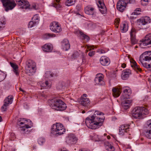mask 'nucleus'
<instances>
[{
  "label": "nucleus",
  "instance_id": "1",
  "mask_svg": "<svg viewBox=\"0 0 151 151\" xmlns=\"http://www.w3.org/2000/svg\"><path fill=\"white\" fill-rule=\"evenodd\" d=\"M104 119L103 113L96 111L92 116H89L86 119L85 123L88 128L95 129L102 125Z\"/></svg>",
  "mask_w": 151,
  "mask_h": 151
},
{
  "label": "nucleus",
  "instance_id": "2",
  "mask_svg": "<svg viewBox=\"0 0 151 151\" xmlns=\"http://www.w3.org/2000/svg\"><path fill=\"white\" fill-rule=\"evenodd\" d=\"M123 90L124 99H128L131 95L132 91L131 89L128 86L124 87L122 88L120 87L119 88L114 87L112 89V94L115 97H117L119 96L122 90Z\"/></svg>",
  "mask_w": 151,
  "mask_h": 151
},
{
  "label": "nucleus",
  "instance_id": "3",
  "mask_svg": "<svg viewBox=\"0 0 151 151\" xmlns=\"http://www.w3.org/2000/svg\"><path fill=\"white\" fill-rule=\"evenodd\" d=\"M50 105L53 109L57 111H63L67 108L66 104L61 100L54 99L50 100Z\"/></svg>",
  "mask_w": 151,
  "mask_h": 151
},
{
  "label": "nucleus",
  "instance_id": "4",
  "mask_svg": "<svg viewBox=\"0 0 151 151\" xmlns=\"http://www.w3.org/2000/svg\"><path fill=\"white\" fill-rule=\"evenodd\" d=\"M148 114V110L143 107H136L132 111V116L136 119H142L145 115Z\"/></svg>",
  "mask_w": 151,
  "mask_h": 151
},
{
  "label": "nucleus",
  "instance_id": "5",
  "mask_svg": "<svg viewBox=\"0 0 151 151\" xmlns=\"http://www.w3.org/2000/svg\"><path fill=\"white\" fill-rule=\"evenodd\" d=\"M65 129L63 127L62 124L56 123L53 124L51 127V134L55 135H60L64 133Z\"/></svg>",
  "mask_w": 151,
  "mask_h": 151
},
{
  "label": "nucleus",
  "instance_id": "6",
  "mask_svg": "<svg viewBox=\"0 0 151 151\" xmlns=\"http://www.w3.org/2000/svg\"><path fill=\"white\" fill-rule=\"evenodd\" d=\"M17 123L20 126L22 131H25L26 129L30 128L33 126L32 123L30 120H26L24 118L19 119Z\"/></svg>",
  "mask_w": 151,
  "mask_h": 151
},
{
  "label": "nucleus",
  "instance_id": "7",
  "mask_svg": "<svg viewBox=\"0 0 151 151\" xmlns=\"http://www.w3.org/2000/svg\"><path fill=\"white\" fill-rule=\"evenodd\" d=\"M36 65L35 63L32 60H28L26 63L25 70L27 73L29 75H32L35 72Z\"/></svg>",
  "mask_w": 151,
  "mask_h": 151
},
{
  "label": "nucleus",
  "instance_id": "8",
  "mask_svg": "<svg viewBox=\"0 0 151 151\" xmlns=\"http://www.w3.org/2000/svg\"><path fill=\"white\" fill-rule=\"evenodd\" d=\"M6 11L13 9L16 5L14 0H1Z\"/></svg>",
  "mask_w": 151,
  "mask_h": 151
},
{
  "label": "nucleus",
  "instance_id": "9",
  "mask_svg": "<svg viewBox=\"0 0 151 151\" xmlns=\"http://www.w3.org/2000/svg\"><path fill=\"white\" fill-rule=\"evenodd\" d=\"M140 46L143 47V46L151 45V33L146 35L145 37L139 41Z\"/></svg>",
  "mask_w": 151,
  "mask_h": 151
},
{
  "label": "nucleus",
  "instance_id": "10",
  "mask_svg": "<svg viewBox=\"0 0 151 151\" xmlns=\"http://www.w3.org/2000/svg\"><path fill=\"white\" fill-rule=\"evenodd\" d=\"M50 27V30L54 32L59 33L62 31L61 26L57 22H52L51 23Z\"/></svg>",
  "mask_w": 151,
  "mask_h": 151
},
{
  "label": "nucleus",
  "instance_id": "11",
  "mask_svg": "<svg viewBox=\"0 0 151 151\" xmlns=\"http://www.w3.org/2000/svg\"><path fill=\"white\" fill-rule=\"evenodd\" d=\"M128 3V0H120L117 4V9L121 12H123L125 9Z\"/></svg>",
  "mask_w": 151,
  "mask_h": 151
},
{
  "label": "nucleus",
  "instance_id": "12",
  "mask_svg": "<svg viewBox=\"0 0 151 151\" xmlns=\"http://www.w3.org/2000/svg\"><path fill=\"white\" fill-rule=\"evenodd\" d=\"M81 104L83 106L86 107L88 108L90 107V101L89 99L87 98V95L84 94L81 96Z\"/></svg>",
  "mask_w": 151,
  "mask_h": 151
},
{
  "label": "nucleus",
  "instance_id": "13",
  "mask_svg": "<svg viewBox=\"0 0 151 151\" xmlns=\"http://www.w3.org/2000/svg\"><path fill=\"white\" fill-rule=\"evenodd\" d=\"M96 4L98 7L100 8L99 10L102 14L106 13L107 10L103 0H96Z\"/></svg>",
  "mask_w": 151,
  "mask_h": 151
},
{
  "label": "nucleus",
  "instance_id": "14",
  "mask_svg": "<svg viewBox=\"0 0 151 151\" xmlns=\"http://www.w3.org/2000/svg\"><path fill=\"white\" fill-rule=\"evenodd\" d=\"M85 13L88 15H91L94 17L95 15L96 11L94 7L91 6H88L85 8Z\"/></svg>",
  "mask_w": 151,
  "mask_h": 151
},
{
  "label": "nucleus",
  "instance_id": "15",
  "mask_svg": "<svg viewBox=\"0 0 151 151\" xmlns=\"http://www.w3.org/2000/svg\"><path fill=\"white\" fill-rule=\"evenodd\" d=\"M129 125L128 124H123L121 125L119 128V134L123 135L125 133L127 132L129 130Z\"/></svg>",
  "mask_w": 151,
  "mask_h": 151
},
{
  "label": "nucleus",
  "instance_id": "16",
  "mask_svg": "<svg viewBox=\"0 0 151 151\" xmlns=\"http://www.w3.org/2000/svg\"><path fill=\"white\" fill-rule=\"evenodd\" d=\"M95 81L97 84L103 85L104 84V76L102 74H97L95 79Z\"/></svg>",
  "mask_w": 151,
  "mask_h": 151
},
{
  "label": "nucleus",
  "instance_id": "17",
  "mask_svg": "<svg viewBox=\"0 0 151 151\" xmlns=\"http://www.w3.org/2000/svg\"><path fill=\"white\" fill-rule=\"evenodd\" d=\"M140 57L144 58L143 60H151V51L145 52L140 55Z\"/></svg>",
  "mask_w": 151,
  "mask_h": 151
},
{
  "label": "nucleus",
  "instance_id": "18",
  "mask_svg": "<svg viewBox=\"0 0 151 151\" xmlns=\"http://www.w3.org/2000/svg\"><path fill=\"white\" fill-rule=\"evenodd\" d=\"M147 125L148 129L145 132V136L148 138L151 139V119L147 121Z\"/></svg>",
  "mask_w": 151,
  "mask_h": 151
},
{
  "label": "nucleus",
  "instance_id": "19",
  "mask_svg": "<svg viewBox=\"0 0 151 151\" xmlns=\"http://www.w3.org/2000/svg\"><path fill=\"white\" fill-rule=\"evenodd\" d=\"M135 30L134 29H132L130 32V40L132 44L134 45L137 43V40L135 37Z\"/></svg>",
  "mask_w": 151,
  "mask_h": 151
},
{
  "label": "nucleus",
  "instance_id": "20",
  "mask_svg": "<svg viewBox=\"0 0 151 151\" xmlns=\"http://www.w3.org/2000/svg\"><path fill=\"white\" fill-rule=\"evenodd\" d=\"M61 47L64 51H67L70 48V45L68 40L64 39L61 42Z\"/></svg>",
  "mask_w": 151,
  "mask_h": 151
},
{
  "label": "nucleus",
  "instance_id": "21",
  "mask_svg": "<svg viewBox=\"0 0 151 151\" xmlns=\"http://www.w3.org/2000/svg\"><path fill=\"white\" fill-rule=\"evenodd\" d=\"M77 138L75 135L73 134H70L68 137L67 142L68 143L70 144H74L76 143Z\"/></svg>",
  "mask_w": 151,
  "mask_h": 151
},
{
  "label": "nucleus",
  "instance_id": "22",
  "mask_svg": "<svg viewBox=\"0 0 151 151\" xmlns=\"http://www.w3.org/2000/svg\"><path fill=\"white\" fill-rule=\"evenodd\" d=\"M18 4L23 9H27L29 6V2L25 0H16Z\"/></svg>",
  "mask_w": 151,
  "mask_h": 151
},
{
  "label": "nucleus",
  "instance_id": "23",
  "mask_svg": "<svg viewBox=\"0 0 151 151\" xmlns=\"http://www.w3.org/2000/svg\"><path fill=\"white\" fill-rule=\"evenodd\" d=\"M101 64L103 66H107L110 63V60L108 57L106 56L101 57L100 59Z\"/></svg>",
  "mask_w": 151,
  "mask_h": 151
},
{
  "label": "nucleus",
  "instance_id": "24",
  "mask_svg": "<svg viewBox=\"0 0 151 151\" xmlns=\"http://www.w3.org/2000/svg\"><path fill=\"white\" fill-rule=\"evenodd\" d=\"M139 24L141 25H144L147 24L150 22V17L145 16L139 19Z\"/></svg>",
  "mask_w": 151,
  "mask_h": 151
},
{
  "label": "nucleus",
  "instance_id": "25",
  "mask_svg": "<svg viewBox=\"0 0 151 151\" xmlns=\"http://www.w3.org/2000/svg\"><path fill=\"white\" fill-rule=\"evenodd\" d=\"M131 101L128 99H126L122 103V106L124 109H127L130 106Z\"/></svg>",
  "mask_w": 151,
  "mask_h": 151
},
{
  "label": "nucleus",
  "instance_id": "26",
  "mask_svg": "<svg viewBox=\"0 0 151 151\" xmlns=\"http://www.w3.org/2000/svg\"><path fill=\"white\" fill-rule=\"evenodd\" d=\"M130 62L131 66L137 72L141 71V69L137 65L136 62L134 60H131Z\"/></svg>",
  "mask_w": 151,
  "mask_h": 151
},
{
  "label": "nucleus",
  "instance_id": "27",
  "mask_svg": "<svg viewBox=\"0 0 151 151\" xmlns=\"http://www.w3.org/2000/svg\"><path fill=\"white\" fill-rule=\"evenodd\" d=\"M130 73V70H129L125 69L123 70L121 75L122 78L125 80L129 77Z\"/></svg>",
  "mask_w": 151,
  "mask_h": 151
},
{
  "label": "nucleus",
  "instance_id": "28",
  "mask_svg": "<svg viewBox=\"0 0 151 151\" xmlns=\"http://www.w3.org/2000/svg\"><path fill=\"white\" fill-rule=\"evenodd\" d=\"M52 49V47L51 44H47L45 45L42 47L43 51L46 52H50Z\"/></svg>",
  "mask_w": 151,
  "mask_h": 151
},
{
  "label": "nucleus",
  "instance_id": "29",
  "mask_svg": "<svg viewBox=\"0 0 151 151\" xmlns=\"http://www.w3.org/2000/svg\"><path fill=\"white\" fill-rule=\"evenodd\" d=\"M13 97L12 96H9L6 98L4 101V103L9 106L12 102Z\"/></svg>",
  "mask_w": 151,
  "mask_h": 151
},
{
  "label": "nucleus",
  "instance_id": "30",
  "mask_svg": "<svg viewBox=\"0 0 151 151\" xmlns=\"http://www.w3.org/2000/svg\"><path fill=\"white\" fill-rule=\"evenodd\" d=\"M143 59L144 58L140 57L139 60L143 66L144 67L146 68H151L150 63L147 64L145 62V61L149 62L150 61H145L143 60Z\"/></svg>",
  "mask_w": 151,
  "mask_h": 151
},
{
  "label": "nucleus",
  "instance_id": "31",
  "mask_svg": "<svg viewBox=\"0 0 151 151\" xmlns=\"http://www.w3.org/2000/svg\"><path fill=\"white\" fill-rule=\"evenodd\" d=\"M92 139L95 141H104L105 138L103 139L101 137L96 134H94L93 136Z\"/></svg>",
  "mask_w": 151,
  "mask_h": 151
},
{
  "label": "nucleus",
  "instance_id": "32",
  "mask_svg": "<svg viewBox=\"0 0 151 151\" xmlns=\"http://www.w3.org/2000/svg\"><path fill=\"white\" fill-rule=\"evenodd\" d=\"M10 64L11 66L13 69L14 72L17 75H18L19 73L18 72V66L16 64L12 63L11 62L10 63Z\"/></svg>",
  "mask_w": 151,
  "mask_h": 151
},
{
  "label": "nucleus",
  "instance_id": "33",
  "mask_svg": "<svg viewBox=\"0 0 151 151\" xmlns=\"http://www.w3.org/2000/svg\"><path fill=\"white\" fill-rule=\"evenodd\" d=\"M128 27L127 24H123L121 26V29L122 32H126L128 30Z\"/></svg>",
  "mask_w": 151,
  "mask_h": 151
},
{
  "label": "nucleus",
  "instance_id": "34",
  "mask_svg": "<svg viewBox=\"0 0 151 151\" xmlns=\"http://www.w3.org/2000/svg\"><path fill=\"white\" fill-rule=\"evenodd\" d=\"M41 86L43 88L45 87L50 88L51 87V85L50 83H49L47 81H46L45 82H43L42 83H40Z\"/></svg>",
  "mask_w": 151,
  "mask_h": 151
},
{
  "label": "nucleus",
  "instance_id": "35",
  "mask_svg": "<svg viewBox=\"0 0 151 151\" xmlns=\"http://www.w3.org/2000/svg\"><path fill=\"white\" fill-rule=\"evenodd\" d=\"M105 148L108 151H114V148L113 146L109 143L107 145H106Z\"/></svg>",
  "mask_w": 151,
  "mask_h": 151
},
{
  "label": "nucleus",
  "instance_id": "36",
  "mask_svg": "<svg viewBox=\"0 0 151 151\" xmlns=\"http://www.w3.org/2000/svg\"><path fill=\"white\" fill-rule=\"evenodd\" d=\"M76 0H67L65 2L66 5L70 6L74 5Z\"/></svg>",
  "mask_w": 151,
  "mask_h": 151
},
{
  "label": "nucleus",
  "instance_id": "37",
  "mask_svg": "<svg viewBox=\"0 0 151 151\" xmlns=\"http://www.w3.org/2000/svg\"><path fill=\"white\" fill-rule=\"evenodd\" d=\"M32 21L38 24L40 21V17L38 15L36 14L35 15L32 19Z\"/></svg>",
  "mask_w": 151,
  "mask_h": 151
},
{
  "label": "nucleus",
  "instance_id": "38",
  "mask_svg": "<svg viewBox=\"0 0 151 151\" xmlns=\"http://www.w3.org/2000/svg\"><path fill=\"white\" fill-rule=\"evenodd\" d=\"M53 74L50 71H47L46 72L45 75L44 76L45 78H50L53 77Z\"/></svg>",
  "mask_w": 151,
  "mask_h": 151
},
{
  "label": "nucleus",
  "instance_id": "39",
  "mask_svg": "<svg viewBox=\"0 0 151 151\" xmlns=\"http://www.w3.org/2000/svg\"><path fill=\"white\" fill-rule=\"evenodd\" d=\"M6 72H2L1 71V80L3 81L6 78Z\"/></svg>",
  "mask_w": 151,
  "mask_h": 151
},
{
  "label": "nucleus",
  "instance_id": "40",
  "mask_svg": "<svg viewBox=\"0 0 151 151\" xmlns=\"http://www.w3.org/2000/svg\"><path fill=\"white\" fill-rule=\"evenodd\" d=\"M56 3H54L53 6L57 9H59L61 7V6L59 4V0H56Z\"/></svg>",
  "mask_w": 151,
  "mask_h": 151
},
{
  "label": "nucleus",
  "instance_id": "41",
  "mask_svg": "<svg viewBox=\"0 0 151 151\" xmlns=\"http://www.w3.org/2000/svg\"><path fill=\"white\" fill-rule=\"evenodd\" d=\"M45 141V140L44 138L43 137L39 138L38 140V144L40 145H42Z\"/></svg>",
  "mask_w": 151,
  "mask_h": 151
},
{
  "label": "nucleus",
  "instance_id": "42",
  "mask_svg": "<svg viewBox=\"0 0 151 151\" xmlns=\"http://www.w3.org/2000/svg\"><path fill=\"white\" fill-rule=\"evenodd\" d=\"M37 24L35 23L33 21H31L29 22L28 25V27L29 28H32V27L35 26Z\"/></svg>",
  "mask_w": 151,
  "mask_h": 151
},
{
  "label": "nucleus",
  "instance_id": "43",
  "mask_svg": "<svg viewBox=\"0 0 151 151\" xmlns=\"http://www.w3.org/2000/svg\"><path fill=\"white\" fill-rule=\"evenodd\" d=\"M74 33L78 36H80L81 37L82 35L83 34V33L82 32L78 30L75 31Z\"/></svg>",
  "mask_w": 151,
  "mask_h": 151
},
{
  "label": "nucleus",
  "instance_id": "44",
  "mask_svg": "<svg viewBox=\"0 0 151 151\" xmlns=\"http://www.w3.org/2000/svg\"><path fill=\"white\" fill-rule=\"evenodd\" d=\"M8 106L6 104L4 103V104L1 107V110L2 111L4 112L6 111L7 109V107Z\"/></svg>",
  "mask_w": 151,
  "mask_h": 151
},
{
  "label": "nucleus",
  "instance_id": "45",
  "mask_svg": "<svg viewBox=\"0 0 151 151\" xmlns=\"http://www.w3.org/2000/svg\"><path fill=\"white\" fill-rule=\"evenodd\" d=\"M81 37L82 39L85 40L86 41H88L89 40V37L84 34L82 35Z\"/></svg>",
  "mask_w": 151,
  "mask_h": 151
},
{
  "label": "nucleus",
  "instance_id": "46",
  "mask_svg": "<svg viewBox=\"0 0 151 151\" xmlns=\"http://www.w3.org/2000/svg\"><path fill=\"white\" fill-rule=\"evenodd\" d=\"M102 137L103 139L105 138V139H104V141L106 139V138L109 139L111 138V137L109 136H107V134H104V136H102Z\"/></svg>",
  "mask_w": 151,
  "mask_h": 151
},
{
  "label": "nucleus",
  "instance_id": "47",
  "mask_svg": "<svg viewBox=\"0 0 151 151\" xmlns=\"http://www.w3.org/2000/svg\"><path fill=\"white\" fill-rule=\"evenodd\" d=\"M141 11V9L140 8H137L135 10L134 14L136 15H138L139 14V12H140Z\"/></svg>",
  "mask_w": 151,
  "mask_h": 151
},
{
  "label": "nucleus",
  "instance_id": "48",
  "mask_svg": "<svg viewBox=\"0 0 151 151\" xmlns=\"http://www.w3.org/2000/svg\"><path fill=\"white\" fill-rule=\"evenodd\" d=\"M149 0H141V4L143 5H146L147 4V2H148Z\"/></svg>",
  "mask_w": 151,
  "mask_h": 151
},
{
  "label": "nucleus",
  "instance_id": "49",
  "mask_svg": "<svg viewBox=\"0 0 151 151\" xmlns=\"http://www.w3.org/2000/svg\"><path fill=\"white\" fill-rule=\"evenodd\" d=\"M48 37L47 38L50 37H55V35L53 34H47Z\"/></svg>",
  "mask_w": 151,
  "mask_h": 151
},
{
  "label": "nucleus",
  "instance_id": "50",
  "mask_svg": "<svg viewBox=\"0 0 151 151\" xmlns=\"http://www.w3.org/2000/svg\"><path fill=\"white\" fill-rule=\"evenodd\" d=\"M2 21L1 22V24L5 25L6 24V20L4 18H2Z\"/></svg>",
  "mask_w": 151,
  "mask_h": 151
},
{
  "label": "nucleus",
  "instance_id": "51",
  "mask_svg": "<svg viewBox=\"0 0 151 151\" xmlns=\"http://www.w3.org/2000/svg\"><path fill=\"white\" fill-rule=\"evenodd\" d=\"M95 53V51H92L89 52L88 55L92 57V56H93V55H94Z\"/></svg>",
  "mask_w": 151,
  "mask_h": 151
},
{
  "label": "nucleus",
  "instance_id": "52",
  "mask_svg": "<svg viewBox=\"0 0 151 151\" xmlns=\"http://www.w3.org/2000/svg\"><path fill=\"white\" fill-rule=\"evenodd\" d=\"M63 87V86L62 85L61 83H59L58 86V88L59 89H61Z\"/></svg>",
  "mask_w": 151,
  "mask_h": 151
},
{
  "label": "nucleus",
  "instance_id": "53",
  "mask_svg": "<svg viewBox=\"0 0 151 151\" xmlns=\"http://www.w3.org/2000/svg\"><path fill=\"white\" fill-rule=\"evenodd\" d=\"M99 52L101 54L104 53H105V51L103 50H100Z\"/></svg>",
  "mask_w": 151,
  "mask_h": 151
},
{
  "label": "nucleus",
  "instance_id": "54",
  "mask_svg": "<svg viewBox=\"0 0 151 151\" xmlns=\"http://www.w3.org/2000/svg\"><path fill=\"white\" fill-rule=\"evenodd\" d=\"M119 19H117L115 20V23H116V24H118L119 23Z\"/></svg>",
  "mask_w": 151,
  "mask_h": 151
},
{
  "label": "nucleus",
  "instance_id": "55",
  "mask_svg": "<svg viewBox=\"0 0 151 151\" xmlns=\"http://www.w3.org/2000/svg\"><path fill=\"white\" fill-rule=\"evenodd\" d=\"M126 64L124 63H122V67L123 68H125L126 67Z\"/></svg>",
  "mask_w": 151,
  "mask_h": 151
},
{
  "label": "nucleus",
  "instance_id": "56",
  "mask_svg": "<svg viewBox=\"0 0 151 151\" xmlns=\"http://www.w3.org/2000/svg\"><path fill=\"white\" fill-rule=\"evenodd\" d=\"M11 136H13V140H14V139L15 138V134L14 133H12L11 135Z\"/></svg>",
  "mask_w": 151,
  "mask_h": 151
},
{
  "label": "nucleus",
  "instance_id": "57",
  "mask_svg": "<svg viewBox=\"0 0 151 151\" xmlns=\"http://www.w3.org/2000/svg\"><path fill=\"white\" fill-rule=\"evenodd\" d=\"M134 1V0H129V2L130 3H133Z\"/></svg>",
  "mask_w": 151,
  "mask_h": 151
},
{
  "label": "nucleus",
  "instance_id": "58",
  "mask_svg": "<svg viewBox=\"0 0 151 151\" xmlns=\"http://www.w3.org/2000/svg\"><path fill=\"white\" fill-rule=\"evenodd\" d=\"M26 129V130L25 131H22L23 132H24V133H27L28 132H29L30 131H29L27 129Z\"/></svg>",
  "mask_w": 151,
  "mask_h": 151
},
{
  "label": "nucleus",
  "instance_id": "59",
  "mask_svg": "<svg viewBox=\"0 0 151 151\" xmlns=\"http://www.w3.org/2000/svg\"><path fill=\"white\" fill-rule=\"evenodd\" d=\"M42 97L45 98H46L47 97L45 95V94H44L43 93L42 94Z\"/></svg>",
  "mask_w": 151,
  "mask_h": 151
},
{
  "label": "nucleus",
  "instance_id": "60",
  "mask_svg": "<svg viewBox=\"0 0 151 151\" xmlns=\"http://www.w3.org/2000/svg\"><path fill=\"white\" fill-rule=\"evenodd\" d=\"M61 151H68V150H61Z\"/></svg>",
  "mask_w": 151,
  "mask_h": 151
},
{
  "label": "nucleus",
  "instance_id": "61",
  "mask_svg": "<svg viewBox=\"0 0 151 151\" xmlns=\"http://www.w3.org/2000/svg\"><path fill=\"white\" fill-rule=\"evenodd\" d=\"M91 49H93V47H91V48H90V49H89V50H91Z\"/></svg>",
  "mask_w": 151,
  "mask_h": 151
},
{
  "label": "nucleus",
  "instance_id": "62",
  "mask_svg": "<svg viewBox=\"0 0 151 151\" xmlns=\"http://www.w3.org/2000/svg\"><path fill=\"white\" fill-rule=\"evenodd\" d=\"M19 90H20V91H23L22 90L21 88H19Z\"/></svg>",
  "mask_w": 151,
  "mask_h": 151
},
{
  "label": "nucleus",
  "instance_id": "63",
  "mask_svg": "<svg viewBox=\"0 0 151 151\" xmlns=\"http://www.w3.org/2000/svg\"><path fill=\"white\" fill-rule=\"evenodd\" d=\"M85 113V111H82V113Z\"/></svg>",
  "mask_w": 151,
  "mask_h": 151
},
{
  "label": "nucleus",
  "instance_id": "64",
  "mask_svg": "<svg viewBox=\"0 0 151 151\" xmlns=\"http://www.w3.org/2000/svg\"><path fill=\"white\" fill-rule=\"evenodd\" d=\"M137 46H135V48H137Z\"/></svg>",
  "mask_w": 151,
  "mask_h": 151
}]
</instances>
